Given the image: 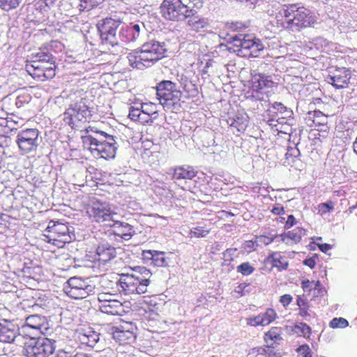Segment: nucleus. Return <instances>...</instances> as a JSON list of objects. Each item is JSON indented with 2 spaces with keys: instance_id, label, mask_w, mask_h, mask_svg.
Masks as SVG:
<instances>
[{
  "instance_id": "obj_60",
  "label": "nucleus",
  "mask_w": 357,
  "mask_h": 357,
  "mask_svg": "<svg viewBox=\"0 0 357 357\" xmlns=\"http://www.w3.org/2000/svg\"><path fill=\"white\" fill-rule=\"evenodd\" d=\"M296 224V220L293 215H289L284 225V228L288 229Z\"/></svg>"
},
{
  "instance_id": "obj_5",
  "label": "nucleus",
  "mask_w": 357,
  "mask_h": 357,
  "mask_svg": "<svg viewBox=\"0 0 357 357\" xmlns=\"http://www.w3.org/2000/svg\"><path fill=\"white\" fill-rule=\"evenodd\" d=\"M91 111L86 103V100H79L70 104L63 114V121L65 124L72 129L79 130L89 122L91 118Z\"/></svg>"
},
{
  "instance_id": "obj_10",
  "label": "nucleus",
  "mask_w": 357,
  "mask_h": 357,
  "mask_svg": "<svg viewBox=\"0 0 357 357\" xmlns=\"http://www.w3.org/2000/svg\"><path fill=\"white\" fill-rule=\"evenodd\" d=\"M26 71L38 81L43 82L52 79L56 75V66L55 61L40 62L30 61L26 65Z\"/></svg>"
},
{
  "instance_id": "obj_8",
  "label": "nucleus",
  "mask_w": 357,
  "mask_h": 357,
  "mask_svg": "<svg viewBox=\"0 0 357 357\" xmlns=\"http://www.w3.org/2000/svg\"><path fill=\"white\" fill-rule=\"evenodd\" d=\"M44 241L57 248H63L66 243L71 242L72 235L68 224L51 220L43 234Z\"/></svg>"
},
{
  "instance_id": "obj_31",
  "label": "nucleus",
  "mask_w": 357,
  "mask_h": 357,
  "mask_svg": "<svg viewBox=\"0 0 357 357\" xmlns=\"http://www.w3.org/2000/svg\"><path fill=\"white\" fill-rule=\"evenodd\" d=\"M305 234V230L302 227H296L291 231L281 235L282 241L286 243H297L301 241L302 236Z\"/></svg>"
},
{
  "instance_id": "obj_35",
  "label": "nucleus",
  "mask_w": 357,
  "mask_h": 357,
  "mask_svg": "<svg viewBox=\"0 0 357 357\" xmlns=\"http://www.w3.org/2000/svg\"><path fill=\"white\" fill-rule=\"evenodd\" d=\"M262 322V326H268L277 318V313L273 308H268L264 313L259 314Z\"/></svg>"
},
{
  "instance_id": "obj_22",
  "label": "nucleus",
  "mask_w": 357,
  "mask_h": 357,
  "mask_svg": "<svg viewBox=\"0 0 357 357\" xmlns=\"http://www.w3.org/2000/svg\"><path fill=\"white\" fill-rule=\"evenodd\" d=\"M305 123L311 128L322 130L327 127L328 116L319 110L310 111L305 118Z\"/></svg>"
},
{
  "instance_id": "obj_29",
  "label": "nucleus",
  "mask_w": 357,
  "mask_h": 357,
  "mask_svg": "<svg viewBox=\"0 0 357 357\" xmlns=\"http://www.w3.org/2000/svg\"><path fill=\"white\" fill-rule=\"evenodd\" d=\"M139 25L130 24L129 26L121 29L120 38L124 43L134 42L139 38Z\"/></svg>"
},
{
  "instance_id": "obj_57",
  "label": "nucleus",
  "mask_w": 357,
  "mask_h": 357,
  "mask_svg": "<svg viewBox=\"0 0 357 357\" xmlns=\"http://www.w3.org/2000/svg\"><path fill=\"white\" fill-rule=\"evenodd\" d=\"M7 122L6 117H0V137L9 134V130L7 128Z\"/></svg>"
},
{
  "instance_id": "obj_17",
  "label": "nucleus",
  "mask_w": 357,
  "mask_h": 357,
  "mask_svg": "<svg viewBox=\"0 0 357 357\" xmlns=\"http://www.w3.org/2000/svg\"><path fill=\"white\" fill-rule=\"evenodd\" d=\"M55 350L54 342L48 338L37 340L26 348L27 357H49Z\"/></svg>"
},
{
  "instance_id": "obj_38",
  "label": "nucleus",
  "mask_w": 357,
  "mask_h": 357,
  "mask_svg": "<svg viewBox=\"0 0 357 357\" xmlns=\"http://www.w3.org/2000/svg\"><path fill=\"white\" fill-rule=\"evenodd\" d=\"M294 331L298 335L304 337H309L312 333L311 328L307 324L303 322L296 324Z\"/></svg>"
},
{
  "instance_id": "obj_47",
  "label": "nucleus",
  "mask_w": 357,
  "mask_h": 357,
  "mask_svg": "<svg viewBox=\"0 0 357 357\" xmlns=\"http://www.w3.org/2000/svg\"><path fill=\"white\" fill-rule=\"evenodd\" d=\"M32 61H38L40 62H47L51 61H54V57L52 54L50 52H45L43 50L39 51L33 56V59Z\"/></svg>"
},
{
  "instance_id": "obj_32",
  "label": "nucleus",
  "mask_w": 357,
  "mask_h": 357,
  "mask_svg": "<svg viewBox=\"0 0 357 357\" xmlns=\"http://www.w3.org/2000/svg\"><path fill=\"white\" fill-rule=\"evenodd\" d=\"M158 106L156 104L149 102H144L141 105V109L142 112V115H146V117H144V119H151L153 121L152 116L153 119L156 118V114L158 113Z\"/></svg>"
},
{
  "instance_id": "obj_24",
  "label": "nucleus",
  "mask_w": 357,
  "mask_h": 357,
  "mask_svg": "<svg viewBox=\"0 0 357 357\" xmlns=\"http://www.w3.org/2000/svg\"><path fill=\"white\" fill-rule=\"evenodd\" d=\"M264 338V341L268 344L266 347L267 349L264 350L268 357H278L275 353L271 354L268 353V351H271L272 346L282 339L281 328L275 326L271 327L270 330L265 333Z\"/></svg>"
},
{
  "instance_id": "obj_58",
  "label": "nucleus",
  "mask_w": 357,
  "mask_h": 357,
  "mask_svg": "<svg viewBox=\"0 0 357 357\" xmlns=\"http://www.w3.org/2000/svg\"><path fill=\"white\" fill-rule=\"evenodd\" d=\"M271 212L275 215H284L285 210L281 204H275L271 210Z\"/></svg>"
},
{
  "instance_id": "obj_62",
  "label": "nucleus",
  "mask_w": 357,
  "mask_h": 357,
  "mask_svg": "<svg viewBox=\"0 0 357 357\" xmlns=\"http://www.w3.org/2000/svg\"><path fill=\"white\" fill-rule=\"evenodd\" d=\"M319 249L324 253L332 249V245L328 243H317Z\"/></svg>"
},
{
  "instance_id": "obj_19",
  "label": "nucleus",
  "mask_w": 357,
  "mask_h": 357,
  "mask_svg": "<svg viewBox=\"0 0 357 357\" xmlns=\"http://www.w3.org/2000/svg\"><path fill=\"white\" fill-rule=\"evenodd\" d=\"M142 323L143 328L151 333H158L161 329V317L154 309L145 310L142 317Z\"/></svg>"
},
{
  "instance_id": "obj_45",
  "label": "nucleus",
  "mask_w": 357,
  "mask_h": 357,
  "mask_svg": "<svg viewBox=\"0 0 357 357\" xmlns=\"http://www.w3.org/2000/svg\"><path fill=\"white\" fill-rule=\"evenodd\" d=\"M117 296L116 294L102 291L98 294L97 299L98 301V304H102L105 303H108L109 301L114 300Z\"/></svg>"
},
{
  "instance_id": "obj_52",
  "label": "nucleus",
  "mask_w": 357,
  "mask_h": 357,
  "mask_svg": "<svg viewBox=\"0 0 357 357\" xmlns=\"http://www.w3.org/2000/svg\"><path fill=\"white\" fill-rule=\"evenodd\" d=\"M47 48L54 52H59L62 51L63 45L60 41L52 40L47 44Z\"/></svg>"
},
{
  "instance_id": "obj_54",
  "label": "nucleus",
  "mask_w": 357,
  "mask_h": 357,
  "mask_svg": "<svg viewBox=\"0 0 357 357\" xmlns=\"http://www.w3.org/2000/svg\"><path fill=\"white\" fill-rule=\"evenodd\" d=\"M250 284L248 283H240L234 290V294L236 297H241L244 296V291Z\"/></svg>"
},
{
  "instance_id": "obj_59",
  "label": "nucleus",
  "mask_w": 357,
  "mask_h": 357,
  "mask_svg": "<svg viewBox=\"0 0 357 357\" xmlns=\"http://www.w3.org/2000/svg\"><path fill=\"white\" fill-rule=\"evenodd\" d=\"M293 301V297L290 294H284L280 296V302L284 307H287Z\"/></svg>"
},
{
  "instance_id": "obj_2",
  "label": "nucleus",
  "mask_w": 357,
  "mask_h": 357,
  "mask_svg": "<svg viewBox=\"0 0 357 357\" xmlns=\"http://www.w3.org/2000/svg\"><path fill=\"white\" fill-rule=\"evenodd\" d=\"M83 135L81 136L83 146L87 149L96 158L109 160L114 158L116 155V142L112 135L103 131L95 130L89 126L81 130Z\"/></svg>"
},
{
  "instance_id": "obj_9",
  "label": "nucleus",
  "mask_w": 357,
  "mask_h": 357,
  "mask_svg": "<svg viewBox=\"0 0 357 357\" xmlns=\"http://www.w3.org/2000/svg\"><path fill=\"white\" fill-rule=\"evenodd\" d=\"M84 210L89 218L93 222H103L112 220L115 214L109 205L93 198L84 205Z\"/></svg>"
},
{
  "instance_id": "obj_44",
  "label": "nucleus",
  "mask_w": 357,
  "mask_h": 357,
  "mask_svg": "<svg viewBox=\"0 0 357 357\" xmlns=\"http://www.w3.org/2000/svg\"><path fill=\"white\" fill-rule=\"evenodd\" d=\"M236 249H227L223 252V264L231 265L236 258Z\"/></svg>"
},
{
  "instance_id": "obj_43",
  "label": "nucleus",
  "mask_w": 357,
  "mask_h": 357,
  "mask_svg": "<svg viewBox=\"0 0 357 357\" xmlns=\"http://www.w3.org/2000/svg\"><path fill=\"white\" fill-rule=\"evenodd\" d=\"M102 0H81L79 3V10L81 11H89L101 3Z\"/></svg>"
},
{
  "instance_id": "obj_11",
  "label": "nucleus",
  "mask_w": 357,
  "mask_h": 357,
  "mask_svg": "<svg viewBox=\"0 0 357 357\" xmlns=\"http://www.w3.org/2000/svg\"><path fill=\"white\" fill-rule=\"evenodd\" d=\"M121 22L111 17H106L97 24L102 45L114 47L119 44L116 30Z\"/></svg>"
},
{
  "instance_id": "obj_20",
  "label": "nucleus",
  "mask_w": 357,
  "mask_h": 357,
  "mask_svg": "<svg viewBox=\"0 0 357 357\" xmlns=\"http://www.w3.org/2000/svg\"><path fill=\"white\" fill-rule=\"evenodd\" d=\"M116 257V249L109 245H99L93 254L91 261L98 266L104 265Z\"/></svg>"
},
{
  "instance_id": "obj_1",
  "label": "nucleus",
  "mask_w": 357,
  "mask_h": 357,
  "mask_svg": "<svg viewBox=\"0 0 357 357\" xmlns=\"http://www.w3.org/2000/svg\"><path fill=\"white\" fill-rule=\"evenodd\" d=\"M203 6L202 0H163L160 6V13L167 21L178 22L186 20L191 31L200 33L210 27L208 18L197 15Z\"/></svg>"
},
{
  "instance_id": "obj_3",
  "label": "nucleus",
  "mask_w": 357,
  "mask_h": 357,
  "mask_svg": "<svg viewBox=\"0 0 357 357\" xmlns=\"http://www.w3.org/2000/svg\"><path fill=\"white\" fill-rule=\"evenodd\" d=\"M166 45L155 40L144 43L139 50L129 53L127 58L133 68L144 69L165 57Z\"/></svg>"
},
{
  "instance_id": "obj_39",
  "label": "nucleus",
  "mask_w": 357,
  "mask_h": 357,
  "mask_svg": "<svg viewBox=\"0 0 357 357\" xmlns=\"http://www.w3.org/2000/svg\"><path fill=\"white\" fill-rule=\"evenodd\" d=\"M298 155L299 151L298 149L294 148L288 149L285 154V162L288 165L292 166L294 163L299 160Z\"/></svg>"
},
{
  "instance_id": "obj_42",
  "label": "nucleus",
  "mask_w": 357,
  "mask_h": 357,
  "mask_svg": "<svg viewBox=\"0 0 357 357\" xmlns=\"http://www.w3.org/2000/svg\"><path fill=\"white\" fill-rule=\"evenodd\" d=\"M23 0H0L1 9L9 11L17 8Z\"/></svg>"
},
{
  "instance_id": "obj_16",
  "label": "nucleus",
  "mask_w": 357,
  "mask_h": 357,
  "mask_svg": "<svg viewBox=\"0 0 357 357\" xmlns=\"http://www.w3.org/2000/svg\"><path fill=\"white\" fill-rule=\"evenodd\" d=\"M289 6L294 30L310 26L312 16L309 9L304 6H299L296 3L289 4Z\"/></svg>"
},
{
  "instance_id": "obj_15",
  "label": "nucleus",
  "mask_w": 357,
  "mask_h": 357,
  "mask_svg": "<svg viewBox=\"0 0 357 357\" xmlns=\"http://www.w3.org/2000/svg\"><path fill=\"white\" fill-rule=\"evenodd\" d=\"M137 326L132 322H126L119 326L112 328L113 339L119 344H130L137 337Z\"/></svg>"
},
{
  "instance_id": "obj_36",
  "label": "nucleus",
  "mask_w": 357,
  "mask_h": 357,
  "mask_svg": "<svg viewBox=\"0 0 357 357\" xmlns=\"http://www.w3.org/2000/svg\"><path fill=\"white\" fill-rule=\"evenodd\" d=\"M296 303L298 306L299 312L298 314L303 317L306 318L307 317L310 316L309 313V305L307 301L303 298L302 296H298L296 299Z\"/></svg>"
},
{
  "instance_id": "obj_49",
  "label": "nucleus",
  "mask_w": 357,
  "mask_h": 357,
  "mask_svg": "<svg viewBox=\"0 0 357 357\" xmlns=\"http://www.w3.org/2000/svg\"><path fill=\"white\" fill-rule=\"evenodd\" d=\"M349 322L348 321L342 317L339 318H333L329 324L330 327L333 328H346L348 326Z\"/></svg>"
},
{
  "instance_id": "obj_55",
  "label": "nucleus",
  "mask_w": 357,
  "mask_h": 357,
  "mask_svg": "<svg viewBox=\"0 0 357 357\" xmlns=\"http://www.w3.org/2000/svg\"><path fill=\"white\" fill-rule=\"evenodd\" d=\"M246 323L250 326H262L260 314L255 317H250L246 319Z\"/></svg>"
},
{
  "instance_id": "obj_61",
  "label": "nucleus",
  "mask_w": 357,
  "mask_h": 357,
  "mask_svg": "<svg viewBox=\"0 0 357 357\" xmlns=\"http://www.w3.org/2000/svg\"><path fill=\"white\" fill-rule=\"evenodd\" d=\"M311 285L312 282H310L309 280H303L301 282V287L304 291L305 292H310L311 291Z\"/></svg>"
},
{
  "instance_id": "obj_4",
  "label": "nucleus",
  "mask_w": 357,
  "mask_h": 357,
  "mask_svg": "<svg viewBox=\"0 0 357 357\" xmlns=\"http://www.w3.org/2000/svg\"><path fill=\"white\" fill-rule=\"evenodd\" d=\"M151 275L146 267L137 266L132 268L130 273L121 274L119 283L126 294H144L147 291Z\"/></svg>"
},
{
  "instance_id": "obj_21",
  "label": "nucleus",
  "mask_w": 357,
  "mask_h": 357,
  "mask_svg": "<svg viewBox=\"0 0 357 357\" xmlns=\"http://www.w3.org/2000/svg\"><path fill=\"white\" fill-rule=\"evenodd\" d=\"M328 79V83L336 89H344L349 85L351 73L345 68H337L329 75Z\"/></svg>"
},
{
  "instance_id": "obj_12",
  "label": "nucleus",
  "mask_w": 357,
  "mask_h": 357,
  "mask_svg": "<svg viewBox=\"0 0 357 357\" xmlns=\"http://www.w3.org/2000/svg\"><path fill=\"white\" fill-rule=\"evenodd\" d=\"M39 131L36 128H26L17 134L16 143L22 155L36 151L39 142Z\"/></svg>"
},
{
  "instance_id": "obj_33",
  "label": "nucleus",
  "mask_w": 357,
  "mask_h": 357,
  "mask_svg": "<svg viewBox=\"0 0 357 357\" xmlns=\"http://www.w3.org/2000/svg\"><path fill=\"white\" fill-rule=\"evenodd\" d=\"M248 117L245 116H236L232 123L230 124L231 128L236 129L239 132H243L248 125Z\"/></svg>"
},
{
  "instance_id": "obj_46",
  "label": "nucleus",
  "mask_w": 357,
  "mask_h": 357,
  "mask_svg": "<svg viewBox=\"0 0 357 357\" xmlns=\"http://www.w3.org/2000/svg\"><path fill=\"white\" fill-rule=\"evenodd\" d=\"M81 340L88 346L93 347L98 340V334L93 331L91 332V334H83Z\"/></svg>"
},
{
  "instance_id": "obj_28",
  "label": "nucleus",
  "mask_w": 357,
  "mask_h": 357,
  "mask_svg": "<svg viewBox=\"0 0 357 357\" xmlns=\"http://www.w3.org/2000/svg\"><path fill=\"white\" fill-rule=\"evenodd\" d=\"M99 310L105 314L121 315L124 312L123 303L116 298L102 304H98Z\"/></svg>"
},
{
  "instance_id": "obj_53",
  "label": "nucleus",
  "mask_w": 357,
  "mask_h": 357,
  "mask_svg": "<svg viewBox=\"0 0 357 357\" xmlns=\"http://www.w3.org/2000/svg\"><path fill=\"white\" fill-rule=\"evenodd\" d=\"M296 351L302 357H312L311 349L307 344L301 345Z\"/></svg>"
},
{
  "instance_id": "obj_50",
  "label": "nucleus",
  "mask_w": 357,
  "mask_h": 357,
  "mask_svg": "<svg viewBox=\"0 0 357 357\" xmlns=\"http://www.w3.org/2000/svg\"><path fill=\"white\" fill-rule=\"evenodd\" d=\"M188 97H195L197 96L199 91L197 86L191 82L186 83L183 88Z\"/></svg>"
},
{
  "instance_id": "obj_63",
  "label": "nucleus",
  "mask_w": 357,
  "mask_h": 357,
  "mask_svg": "<svg viewBox=\"0 0 357 357\" xmlns=\"http://www.w3.org/2000/svg\"><path fill=\"white\" fill-rule=\"evenodd\" d=\"M303 264L307 266L308 267H310V268H313L316 266V261H315L314 258H313V257H310V258L305 259L303 261Z\"/></svg>"
},
{
  "instance_id": "obj_56",
  "label": "nucleus",
  "mask_w": 357,
  "mask_h": 357,
  "mask_svg": "<svg viewBox=\"0 0 357 357\" xmlns=\"http://www.w3.org/2000/svg\"><path fill=\"white\" fill-rule=\"evenodd\" d=\"M275 236H268L266 235L256 236L257 242L259 241L266 245L271 244L274 241Z\"/></svg>"
},
{
  "instance_id": "obj_41",
  "label": "nucleus",
  "mask_w": 357,
  "mask_h": 357,
  "mask_svg": "<svg viewBox=\"0 0 357 357\" xmlns=\"http://www.w3.org/2000/svg\"><path fill=\"white\" fill-rule=\"evenodd\" d=\"M255 270V267L248 261L243 262L236 267L237 272L244 276L251 275L254 273Z\"/></svg>"
},
{
  "instance_id": "obj_26",
  "label": "nucleus",
  "mask_w": 357,
  "mask_h": 357,
  "mask_svg": "<svg viewBox=\"0 0 357 357\" xmlns=\"http://www.w3.org/2000/svg\"><path fill=\"white\" fill-rule=\"evenodd\" d=\"M197 171L192 166H177L173 169L172 178L175 180H192L197 176Z\"/></svg>"
},
{
  "instance_id": "obj_34",
  "label": "nucleus",
  "mask_w": 357,
  "mask_h": 357,
  "mask_svg": "<svg viewBox=\"0 0 357 357\" xmlns=\"http://www.w3.org/2000/svg\"><path fill=\"white\" fill-rule=\"evenodd\" d=\"M142 109L139 108H135L133 107H131L129 110L128 117L135 121H138L141 123H152V120L151 119H144V117L142 116Z\"/></svg>"
},
{
  "instance_id": "obj_13",
  "label": "nucleus",
  "mask_w": 357,
  "mask_h": 357,
  "mask_svg": "<svg viewBox=\"0 0 357 357\" xmlns=\"http://www.w3.org/2000/svg\"><path fill=\"white\" fill-rule=\"evenodd\" d=\"M93 287L80 278H70L63 287L64 292L74 299L86 298L92 291Z\"/></svg>"
},
{
  "instance_id": "obj_25",
  "label": "nucleus",
  "mask_w": 357,
  "mask_h": 357,
  "mask_svg": "<svg viewBox=\"0 0 357 357\" xmlns=\"http://www.w3.org/2000/svg\"><path fill=\"white\" fill-rule=\"evenodd\" d=\"M112 234L123 240H129L133 234V229L128 223L116 221L111 226Z\"/></svg>"
},
{
  "instance_id": "obj_27",
  "label": "nucleus",
  "mask_w": 357,
  "mask_h": 357,
  "mask_svg": "<svg viewBox=\"0 0 357 357\" xmlns=\"http://www.w3.org/2000/svg\"><path fill=\"white\" fill-rule=\"evenodd\" d=\"M165 255V252L151 250H143L142 254L144 260H150L152 264L158 267H162L167 264Z\"/></svg>"
},
{
  "instance_id": "obj_6",
  "label": "nucleus",
  "mask_w": 357,
  "mask_h": 357,
  "mask_svg": "<svg viewBox=\"0 0 357 357\" xmlns=\"http://www.w3.org/2000/svg\"><path fill=\"white\" fill-rule=\"evenodd\" d=\"M156 95L160 105L167 109L173 110L181 107L182 92L176 84L170 80H162L157 84Z\"/></svg>"
},
{
  "instance_id": "obj_37",
  "label": "nucleus",
  "mask_w": 357,
  "mask_h": 357,
  "mask_svg": "<svg viewBox=\"0 0 357 357\" xmlns=\"http://www.w3.org/2000/svg\"><path fill=\"white\" fill-rule=\"evenodd\" d=\"M211 232L210 228H206L205 227L197 226L193 227L190 230L189 236L190 238H204Z\"/></svg>"
},
{
  "instance_id": "obj_48",
  "label": "nucleus",
  "mask_w": 357,
  "mask_h": 357,
  "mask_svg": "<svg viewBox=\"0 0 357 357\" xmlns=\"http://www.w3.org/2000/svg\"><path fill=\"white\" fill-rule=\"evenodd\" d=\"M227 27L233 31H241L248 27V24L242 22H231L227 23Z\"/></svg>"
},
{
  "instance_id": "obj_64",
  "label": "nucleus",
  "mask_w": 357,
  "mask_h": 357,
  "mask_svg": "<svg viewBox=\"0 0 357 357\" xmlns=\"http://www.w3.org/2000/svg\"><path fill=\"white\" fill-rule=\"evenodd\" d=\"M54 357H70V356L69 355V353L63 350H59Z\"/></svg>"
},
{
  "instance_id": "obj_40",
  "label": "nucleus",
  "mask_w": 357,
  "mask_h": 357,
  "mask_svg": "<svg viewBox=\"0 0 357 357\" xmlns=\"http://www.w3.org/2000/svg\"><path fill=\"white\" fill-rule=\"evenodd\" d=\"M15 337V333L13 330L3 328L0 330V342H12Z\"/></svg>"
},
{
  "instance_id": "obj_30",
  "label": "nucleus",
  "mask_w": 357,
  "mask_h": 357,
  "mask_svg": "<svg viewBox=\"0 0 357 357\" xmlns=\"http://www.w3.org/2000/svg\"><path fill=\"white\" fill-rule=\"evenodd\" d=\"M26 326L45 334L48 330L47 322L44 317L30 315L26 319Z\"/></svg>"
},
{
  "instance_id": "obj_14",
  "label": "nucleus",
  "mask_w": 357,
  "mask_h": 357,
  "mask_svg": "<svg viewBox=\"0 0 357 357\" xmlns=\"http://www.w3.org/2000/svg\"><path fill=\"white\" fill-rule=\"evenodd\" d=\"M273 81L270 76L262 73H251L250 79L248 81V93L250 96L257 99L265 93L266 89L272 88Z\"/></svg>"
},
{
  "instance_id": "obj_51",
  "label": "nucleus",
  "mask_w": 357,
  "mask_h": 357,
  "mask_svg": "<svg viewBox=\"0 0 357 357\" xmlns=\"http://www.w3.org/2000/svg\"><path fill=\"white\" fill-rule=\"evenodd\" d=\"M6 120H8L7 128H8V130H9V134L11 132H13V130H16L20 128V124L19 121L14 119L13 116H7Z\"/></svg>"
},
{
  "instance_id": "obj_18",
  "label": "nucleus",
  "mask_w": 357,
  "mask_h": 357,
  "mask_svg": "<svg viewBox=\"0 0 357 357\" xmlns=\"http://www.w3.org/2000/svg\"><path fill=\"white\" fill-rule=\"evenodd\" d=\"M289 10V6L285 5L272 14L271 22L273 25L281 29L294 31Z\"/></svg>"
},
{
  "instance_id": "obj_23",
  "label": "nucleus",
  "mask_w": 357,
  "mask_h": 357,
  "mask_svg": "<svg viewBox=\"0 0 357 357\" xmlns=\"http://www.w3.org/2000/svg\"><path fill=\"white\" fill-rule=\"evenodd\" d=\"M264 264L271 265V269L276 268L278 271H285L289 266L287 257L280 252H272L264 259Z\"/></svg>"
},
{
  "instance_id": "obj_7",
  "label": "nucleus",
  "mask_w": 357,
  "mask_h": 357,
  "mask_svg": "<svg viewBox=\"0 0 357 357\" xmlns=\"http://www.w3.org/2000/svg\"><path fill=\"white\" fill-rule=\"evenodd\" d=\"M230 49L238 55L245 57H257L264 49L259 39L250 34H238L232 38Z\"/></svg>"
}]
</instances>
